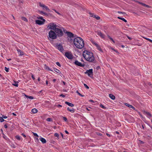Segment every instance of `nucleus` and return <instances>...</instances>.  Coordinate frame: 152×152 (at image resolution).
Here are the masks:
<instances>
[{"label": "nucleus", "mask_w": 152, "mask_h": 152, "mask_svg": "<svg viewBox=\"0 0 152 152\" xmlns=\"http://www.w3.org/2000/svg\"><path fill=\"white\" fill-rule=\"evenodd\" d=\"M83 56L86 61L89 62H93L95 60L93 54L91 52L84 50L83 52Z\"/></svg>", "instance_id": "nucleus-1"}, {"label": "nucleus", "mask_w": 152, "mask_h": 152, "mask_svg": "<svg viewBox=\"0 0 152 152\" xmlns=\"http://www.w3.org/2000/svg\"><path fill=\"white\" fill-rule=\"evenodd\" d=\"M74 44L78 48L82 49L84 46V41L80 37L75 38L74 39Z\"/></svg>", "instance_id": "nucleus-2"}, {"label": "nucleus", "mask_w": 152, "mask_h": 152, "mask_svg": "<svg viewBox=\"0 0 152 152\" xmlns=\"http://www.w3.org/2000/svg\"><path fill=\"white\" fill-rule=\"evenodd\" d=\"M58 26L53 23H50L47 26L48 29L53 30L54 31Z\"/></svg>", "instance_id": "nucleus-3"}, {"label": "nucleus", "mask_w": 152, "mask_h": 152, "mask_svg": "<svg viewBox=\"0 0 152 152\" xmlns=\"http://www.w3.org/2000/svg\"><path fill=\"white\" fill-rule=\"evenodd\" d=\"M49 36L50 38L53 39H55L56 38V35L54 31L50 30L49 33Z\"/></svg>", "instance_id": "nucleus-4"}, {"label": "nucleus", "mask_w": 152, "mask_h": 152, "mask_svg": "<svg viewBox=\"0 0 152 152\" xmlns=\"http://www.w3.org/2000/svg\"><path fill=\"white\" fill-rule=\"evenodd\" d=\"M55 32L56 33V36L59 37L62 36L63 34V33L62 31L60 29L56 28L54 30Z\"/></svg>", "instance_id": "nucleus-5"}, {"label": "nucleus", "mask_w": 152, "mask_h": 152, "mask_svg": "<svg viewBox=\"0 0 152 152\" xmlns=\"http://www.w3.org/2000/svg\"><path fill=\"white\" fill-rule=\"evenodd\" d=\"M91 42L93 45H95L96 47L98 49V50H99V51L101 52H103V51L101 49L100 46L97 43H96V42H95L93 40H91Z\"/></svg>", "instance_id": "nucleus-6"}, {"label": "nucleus", "mask_w": 152, "mask_h": 152, "mask_svg": "<svg viewBox=\"0 0 152 152\" xmlns=\"http://www.w3.org/2000/svg\"><path fill=\"white\" fill-rule=\"evenodd\" d=\"M39 6L42 8L43 10H45L46 11H50V10L48 8V7L46 6L44 4H42L40 2L39 3Z\"/></svg>", "instance_id": "nucleus-7"}, {"label": "nucleus", "mask_w": 152, "mask_h": 152, "mask_svg": "<svg viewBox=\"0 0 152 152\" xmlns=\"http://www.w3.org/2000/svg\"><path fill=\"white\" fill-rule=\"evenodd\" d=\"M65 55L68 59H72L73 58V56L70 52H66L65 53Z\"/></svg>", "instance_id": "nucleus-8"}, {"label": "nucleus", "mask_w": 152, "mask_h": 152, "mask_svg": "<svg viewBox=\"0 0 152 152\" xmlns=\"http://www.w3.org/2000/svg\"><path fill=\"white\" fill-rule=\"evenodd\" d=\"M85 73L88 74L89 76L91 77V76H93L92 69H90L88 70H87Z\"/></svg>", "instance_id": "nucleus-9"}, {"label": "nucleus", "mask_w": 152, "mask_h": 152, "mask_svg": "<svg viewBox=\"0 0 152 152\" xmlns=\"http://www.w3.org/2000/svg\"><path fill=\"white\" fill-rule=\"evenodd\" d=\"M56 47L61 52H62L64 50L63 47L61 44H57L56 45Z\"/></svg>", "instance_id": "nucleus-10"}, {"label": "nucleus", "mask_w": 152, "mask_h": 152, "mask_svg": "<svg viewBox=\"0 0 152 152\" xmlns=\"http://www.w3.org/2000/svg\"><path fill=\"white\" fill-rule=\"evenodd\" d=\"M75 64L76 65L80 66L83 67L85 66V64H82L77 60L75 61Z\"/></svg>", "instance_id": "nucleus-11"}, {"label": "nucleus", "mask_w": 152, "mask_h": 152, "mask_svg": "<svg viewBox=\"0 0 152 152\" xmlns=\"http://www.w3.org/2000/svg\"><path fill=\"white\" fill-rule=\"evenodd\" d=\"M45 19L43 20L42 21H41L39 20H37L35 21V22L36 24L38 25H41L43 24L45 22Z\"/></svg>", "instance_id": "nucleus-12"}, {"label": "nucleus", "mask_w": 152, "mask_h": 152, "mask_svg": "<svg viewBox=\"0 0 152 152\" xmlns=\"http://www.w3.org/2000/svg\"><path fill=\"white\" fill-rule=\"evenodd\" d=\"M89 14L91 17H93L96 18L97 20H99L100 19V17L98 15H96L94 14L91 13H89Z\"/></svg>", "instance_id": "nucleus-13"}, {"label": "nucleus", "mask_w": 152, "mask_h": 152, "mask_svg": "<svg viewBox=\"0 0 152 152\" xmlns=\"http://www.w3.org/2000/svg\"><path fill=\"white\" fill-rule=\"evenodd\" d=\"M66 33L67 36L70 38L74 37V34L68 31H67Z\"/></svg>", "instance_id": "nucleus-14"}, {"label": "nucleus", "mask_w": 152, "mask_h": 152, "mask_svg": "<svg viewBox=\"0 0 152 152\" xmlns=\"http://www.w3.org/2000/svg\"><path fill=\"white\" fill-rule=\"evenodd\" d=\"M98 35L100 36L102 38H104V35L103 34L101 31H98L97 32Z\"/></svg>", "instance_id": "nucleus-15"}, {"label": "nucleus", "mask_w": 152, "mask_h": 152, "mask_svg": "<svg viewBox=\"0 0 152 152\" xmlns=\"http://www.w3.org/2000/svg\"><path fill=\"white\" fill-rule=\"evenodd\" d=\"M143 113L144 114L147 115L148 116H149V118L152 117V115L149 112L144 111Z\"/></svg>", "instance_id": "nucleus-16"}, {"label": "nucleus", "mask_w": 152, "mask_h": 152, "mask_svg": "<svg viewBox=\"0 0 152 152\" xmlns=\"http://www.w3.org/2000/svg\"><path fill=\"white\" fill-rule=\"evenodd\" d=\"M17 50L18 51V54H19V56H23V53L22 51L21 50H20L18 49Z\"/></svg>", "instance_id": "nucleus-17"}, {"label": "nucleus", "mask_w": 152, "mask_h": 152, "mask_svg": "<svg viewBox=\"0 0 152 152\" xmlns=\"http://www.w3.org/2000/svg\"><path fill=\"white\" fill-rule=\"evenodd\" d=\"M39 140L43 143H45L46 142V140L43 138L40 137L39 138Z\"/></svg>", "instance_id": "nucleus-18"}, {"label": "nucleus", "mask_w": 152, "mask_h": 152, "mask_svg": "<svg viewBox=\"0 0 152 152\" xmlns=\"http://www.w3.org/2000/svg\"><path fill=\"white\" fill-rule=\"evenodd\" d=\"M39 13L42 15H44L46 16H47L48 15L47 14L43 11H39Z\"/></svg>", "instance_id": "nucleus-19"}, {"label": "nucleus", "mask_w": 152, "mask_h": 152, "mask_svg": "<svg viewBox=\"0 0 152 152\" xmlns=\"http://www.w3.org/2000/svg\"><path fill=\"white\" fill-rule=\"evenodd\" d=\"M65 103L66 104H67L69 106H70L72 107H73L74 106V105L73 104L71 103H69L68 102H65Z\"/></svg>", "instance_id": "nucleus-20"}, {"label": "nucleus", "mask_w": 152, "mask_h": 152, "mask_svg": "<svg viewBox=\"0 0 152 152\" xmlns=\"http://www.w3.org/2000/svg\"><path fill=\"white\" fill-rule=\"evenodd\" d=\"M109 96L113 100H114L115 99V96L112 94H109Z\"/></svg>", "instance_id": "nucleus-21"}, {"label": "nucleus", "mask_w": 152, "mask_h": 152, "mask_svg": "<svg viewBox=\"0 0 152 152\" xmlns=\"http://www.w3.org/2000/svg\"><path fill=\"white\" fill-rule=\"evenodd\" d=\"M125 104L128 107H129L132 108L134 110L135 109V108L134 107H133L132 106V105H130V104H129L127 103H125Z\"/></svg>", "instance_id": "nucleus-22"}, {"label": "nucleus", "mask_w": 152, "mask_h": 152, "mask_svg": "<svg viewBox=\"0 0 152 152\" xmlns=\"http://www.w3.org/2000/svg\"><path fill=\"white\" fill-rule=\"evenodd\" d=\"M23 94H24L25 96L27 98H29V99H34L33 97L32 96H28L26 95V94H25L24 93H23Z\"/></svg>", "instance_id": "nucleus-23"}, {"label": "nucleus", "mask_w": 152, "mask_h": 152, "mask_svg": "<svg viewBox=\"0 0 152 152\" xmlns=\"http://www.w3.org/2000/svg\"><path fill=\"white\" fill-rule=\"evenodd\" d=\"M31 112L33 113H37L38 112V110L37 109L35 108H34L32 109L31 110Z\"/></svg>", "instance_id": "nucleus-24"}, {"label": "nucleus", "mask_w": 152, "mask_h": 152, "mask_svg": "<svg viewBox=\"0 0 152 152\" xmlns=\"http://www.w3.org/2000/svg\"><path fill=\"white\" fill-rule=\"evenodd\" d=\"M14 83L12 84V85L18 87V81H14Z\"/></svg>", "instance_id": "nucleus-25"}, {"label": "nucleus", "mask_w": 152, "mask_h": 152, "mask_svg": "<svg viewBox=\"0 0 152 152\" xmlns=\"http://www.w3.org/2000/svg\"><path fill=\"white\" fill-rule=\"evenodd\" d=\"M67 110L72 113H74L75 112L74 109H71L69 107H68L67 108Z\"/></svg>", "instance_id": "nucleus-26"}, {"label": "nucleus", "mask_w": 152, "mask_h": 152, "mask_svg": "<svg viewBox=\"0 0 152 152\" xmlns=\"http://www.w3.org/2000/svg\"><path fill=\"white\" fill-rule=\"evenodd\" d=\"M45 69L48 70L49 71H52V70H51L50 68L48 67V66H47L46 65H45Z\"/></svg>", "instance_id": "nucleus-27"}, {"label": "nucleus", "mask_w": 152, "mask_h": 152, "mask_svg": "<svg viewBox=\"0 0 152 152\" xmlns=\"http://www.w3.org/2000/svg\"><path fill=\"white\" fill-rule=\"evenodd\" d=\"M118 18L119 19H120V20H121L124 21L125 22H127V20H125L124 18H122L120 17H118Z\"/></svg>", "instance_id": "nucleus-28"}, {"label": "nucleus", "mask_w": 152, "mask_h": 152, "mask_svg": "<svg viewBox=\"0 0 152 152\" xmlns=\"http://www.w3.org/2000/svg\"><path fill=\"white\" fill-rule=\"evenodd\" d=\"M21 18L22 19V20H23L24 21H25L27 22L28 21L27 19L25 17H21Z\"/></svg>", "instance_id": "nucleus-29"}, {"label": "nucleus", "mask_w": 152, "mask_h": 152, "mask_svg": "<svg viewBox=\"0 0 152 152\" xmlns=\"http://www.w3.org/2000/svg\"><path fill=\"white\" fill-rule=\"evenodd\" d=\"M100 106L102 108H103L104 109H106V107H105L102 104H100Z\"/></svg>", "instance_id": "nucleus-30"}, {"label": "nucleus", "mask_w": 152, "mask_h": 152, "mask_svg": "<svg viewBox=\"0 0 152 152\" xmlns=\"http://www.w3.org/2000/svg\"><path fill=\"white\" fill-rule=\"evenodd\" d=\"M143 38H145V39H146L147 40L151 42L152 43V40H151L149 38H145V37H143Z\"/></svg>", "instance_id": "nucleus-31"}, {"label": "nucleus", "mask_w": 152, "mask_h": 152, "mask_svg": "<svg viewBox=\"0 0 152 152\" xmlns=\"http://www.w3.org/2000/svg\"><path fill=\"white\" fill-rule=\"evenodd\" d=\"M76 93L79 95H80V96H82V97H83L84 96V95H82L81 94H80L79 92L78 91H76Z\"/></svg>", "instance_id": "nucleus-32"}, {"label": "nucleus", "mask_w": 152, "mask_h": 152, "mask_svg": "<svg viewBox=\"0 0 152 152\" xmlns=\"http://www.w3.org/2000/svg\"><path fill=\"white\" fill-rule=\"evenodd\" d=\"M143 6L145 7H147V8H151V7L149 5H146L145 4H144V5Z\"/></svg>", "instance_id": "nucleus-33"}, {"label": "nucleus", "mask_w": 152, "mask_h": 152, "mask_svg": "<svg viewBox=\"0 0 152 152\" xmlns=\"http://www.w3.org/2000/svg\"><path fill=\"white\" fill-rule=\"evenodd\" d=\"M0 120L1 122H3L4 121L3 118L1 117H0Z\"/></svg>", "instance_id": "nucleus-34"}, {"label": "nucleus", "mask_w": 152, "mask_h": 152, "mask_svg": "<svg viewBox=\"0 0 152 152\" xmlns=\"http://www.w3.org/2000/svg\"><path fill=\"white\" fill-rule=\"evenodd\" d=\"M46 120L48 121H52V119L50 118H48Z\"/></svg>", "instance_id": "nucleus-35"}, {"label": "nucleus", "mask_w": 152, "mask_h": 152, "mask_svg": "<svg viewBox=\"0 0 152 152\" xmlns=\"http://www.w3.org/2000/svg\"><path fill=\"white\" fill-rule=\"evenodd\" d=\"M54 70L57 73H61V72L60 71L58 70V69H55V70Z\"/></svg>", "instance_id": "nucleus-36"}, {"label": "nucleus", "mask_w": 152, "mask_h": 152, "mask_svg": "<svg viewBox=\"0 0 152 152\" xmlns=\"http://www.w3.org/2000/svg\"><path fill=\"white\" fill-rule=\"evenodd\" d=\"M18 140H20V137L18 135H17L15 137Z\"/></svg>", "instance_id": "nucleus-37"}, {"label": "nucleus", "mask_w": 152, "mask_h": 152, "mask_svg": "<svg viewBox=\"0 0 152 152\" xmlns=\"http://www.w3.org/2000/svg\"><path fill=\"white\" fill-rule=\"evenodd\" d=\"M9 68H7V67H5V70L7 72H9Z\"/></svg>", "instance_id": "nucleus-38"}, {"label": "nucleus", "mask_w": 152, "mask_h": 152, "mask_svg": "<svg viewBox=\"0 0 152 152\" xmlns=\"http://www.w3.org/2000/svg\"><path fill=\"white\" fill-rule=\"evenodd\" d=\"M84 86L87 89H88L89 88V87L87 86V85L86 84L84 83Z\"/></svg>", "instance_id": "nucleus-39"}, {"label": "nucleus", "mask_w": 152, "mask_h": 152, "mask_svg": "<svg viewBox=\"0 0 152 152\" xmlns=\"http://www.w3.org/2000/svg\"><path fill=\"white\" fill-rule=\"evenodd\" d=\"M37 18L38 19H40V20H43L44 19L42 17H37Z\"/></svg>", "instance_id": "nucleus-40"}, {"label": "nucleus", "mask_w": 152, "mask_h": 152, "mask_svg": "<svg viewBox=\"0 0 152 152\" xmlns=\"http://www.w3.org/2000/svg\"><path fill=\"white\" fill-rule=\"evenodd\" d=\"M118 13H121L123 14H126V13L124 12H121L120 11H118Z\"/></svg>", "instance_id": "nucleus-41"}, {"label": "nucleus", "mask_w": 152, "mask_h": 152, "mask_svg": "<svg viewBox=\"0 0 152 152\" xmlns=\"http://www.w3.org/2000/svg\"><path fill=\"white\" fill-rule=\"evenodd\" d=\"M111 49L112 50H114V51H115L116 53H118V51L115 50L114 48H111Z\"/></svg>", "instance_id": "nucleus-42"}, {"label": "nucleus", "mask_w": 152, "mask_h": 152, "mask_svg": "<svg viewBox=\"0 0 152 152\" xmlns=\"http://www.w3.org/2000/svg\"><path fill=\"white\" fill-rule=\"evenodd\" d=\"M63 118L64 119V120L65 121H67V118L66 117H63Z\"/></svg>", "instance_id": "nucleus-43"}, {"label": "nucleus", "mask_w": 152, "mask_h": 152, "mask_svg": "<svg viewBox=\"0 0 152 152\" xmlns=\"http://www.w3.org/2000/svg\"><path fill=\"white\" fill-rule=\"evenodd\" d=\"M54 135L55 137H59V134L57 133H55L54 134Z\"/></svg>", "instance_id": "nucleus-44"}, {"label": "nucleus", "mask_w": 152, "mask_h": 152, "mask_svg": "<svg viewBox=\"0 0 152 152\" xmlns=\"http://www.w3.org/2000/svg\"><path fill=\"white\" fill-rule=\"evenodd\" d=\"M33 134L34 136H36L37 137H39L37 133L33 132Z\"/></svg>", "instance_id": "nucleus-45"}, {"label": "nucleus", "mask_w": 152, "mask_h": 152, "mask_svg": "<svg viewBox=\"0 0 152 152\" xmlns=\"http://www.w3.org/2000/svg\"><path fill=\"white\" fill-rule=\"evenodd\" d=\"M53 10L56 12L59 15H61V14L60 13H59V12H57L56 10H54V9Z\"/></svg>", "instance_id": "nucleus-46"}, {"label": "nucleus", "mask_w": 152, "mask_h": 152, "mask_svg": "<svg viewBox=\"0 0 152 152\" xmlns=\"http://www.w3.org/2000/svg\"><path fill=\"white\" fill-rule=\"evenodd\" d=\"M56 64H57L58 66H60H60H61V65H60V63H59V62H57L56 63Z\"/></svg>", "instance_id": "nucleus-47"}, {"label": "nucleus", "mask_w": 152, "mask_h": 152, "mask_svg": "<svg viewBox=\"0 0 152 152\" xmlns=\"http://www.w3.org/2000/svg\"><path fill=\"white\" fill-rule=\"evenodd\" d=\"M60 96H62L63 97H65V96L63 94H61L60 95Z\"/></svg>", "instance_id": "nucleus-48"}, {"label": "nucleus", "mask_w": 152, "mask_h": 152, "mask_svg": "<svg viewBox=\"0 0 152 152\" xmlns=\"http://www.w3.org/2000/svg\"><path fill=\"white\" fill-rule=\"evenodd\" d=\"M2 117L4 118V119H6V118H7V117L6 116H4V115H2Z\"/></svg>", "instance_id": "nucleus-49"}, {"label": "nucleus", "mask_w": 152, "mask_h": 152, "mask_svg": "<svg viewBox=\"0 0 152 152\" xmlns=\"http://www.w3.org/2000/svg\"><path fill=\"white\" fill-rule=\"evenodd\" d=\"M31 77H32V78L34 80L35 79V78H34V76L32 74Z\"/></svg>", "instance_id": "nucleus-50"}, {"label": "nucleus", "mask_w": 152, "mask_h": 152, "mask_svg": "<svg viewBox=\"0 0 152 152\" xmlns=\"http://www.w3.org/2000/svg\"><path fill=\"white\" fill-rule=\"evenodd\" d=\"M139 3L141 4L143 6H144V5L145 4L144 3H141V2H139Z\"/></svg>", "instance_id": "nucleus-51"}, {"label": "nucleus", "mask_w": 152, "mask_h": 152, "mask_svg": "<svg viewBox=\"0 0 152 152\" xmlns=\"http://www.w3.org/2000/svg\"><path fill=\"white\" fill-rule=\"evenodd\" d=\"M57 106L58 107H62V106L60 104H58L57 105Z\"/></svg>", "instance_id": "nucleus-52"}, {"label": "nucleus", "mask_w": 152, "mask_h": 152, "mask_svg": "<svg viewBox=\"0 0 152 152\" xmlns=\"http://www.w3.org/2000/svg\"><path fill=\"white\" fill-rule=\"evenodd\" d=\"M12 146V147L13 148H16V146L13 144Z\"/></svg>", "instance_id": "nucleus-53"}, {"label": "nucleus", "mask_w": 152, "mask_h": 152, "mask_svg": "<svg viewBox=\"0 0 152 152\" xmlns=\"http://www.w3.org/2000/svg\"><path fill=\"white\" fill-rule=\"evenodd\" d=\"M127 37L129 40H131L132 39V38L130 37H129L128 36H127Z\"/></svg>", "instance_id": "nucleus-54"}, {"label": "nucleus", "mask_w": 152, "mask_h": 152, "mask_svg": "<svg viewBox=\"0 0 152 152\" xmlns=\"http://www.w3.org/2000/svg\"><path fill=\"white\" fill-rule=\"evenodd\" d=\"M4 127L5 128H7V124H5L4 125Z\"/></svg>", "instance_id": "nucleus-55"}, {"label": "nucleus", "mask_w": 152, "mask_h": 152, "mask_svg": "<svg viewBox=\"0 0 152 152\" xmlns=\"http://www.w3.org/2000/svg\"><path fill=\"white\" fill-rule=\"evenodd\" d=\"M22 135L23 136V137H26V135L23 133H22Z\"/></svg>", "instance_id": "nucleus-56"}, {"label": "nucleus", "mask_w": 152, "mask_h": 152, "mask_svg": "<svg viewBox=\"0 0 152 152\" xmlns=\"http://www.w3.org/2000/svg\"><path fill=\"white\" fill-rule=\"evenodd\" d=\"M97 134L98 135H99L101 136V135H102V134H101V133H97Z\"/></svg>", "instance_id": "nucleus-57"}, {"label": "nucleus", "mask_w": 152, "mask_h": 152, "mask_svg": "<svg viewBox=\"0 0 152 152\" xmlns=\"http://www.w3.org/2000/svg\"><path fill=\"white\" fill-rule=\"evenodd\" d=\"M61 82H62L64 85H65L66 84V83L63 81H62Z\"/></svg>", "instance_id": "nucleus-58"}, {"label": "nucleus", "mask_w": 152, "mask_h": 152, "mask_svg": "<svg viewBox=\"0 0 152 152\" xmlns=\"http://www.w3.org/2000/svg\"><path fill=\"white\" fill-rule=\"evenodd\" d=\"M65 133L66 134H69L68 132L67 131H66V130H65Z\"/></svg>", "instance_id": "nucleus-59"}, {"label": "nucleus", "mask_w": 152, "mask_h": 152, "mask_svg": "<svg viewBox=\"0 0 152 152\" xmlns=\"http://www.w3.org/2000/svg\"><path fill=\"white\" fill-rule=\"evenodd\" d=\"M106 135L109 137H110V134L108 133H106Z\"/></svg>", "instance_id": "nucleus-60"}, {"label": "nucleus", "mask_w": 152, "mask_h": 152, "mask_svg": "<svg viewBox=\"0 0 152 152\" xmlns=\"http://www.w3.org/2000/svg\"><path fill=\"white\" fill-rule=\"evenodd\" d=\"M12 114L13 115H14V116H16V115L15 113H12Z\"/></svg>", "instance_id": "nucleus-61"}, {"label": "nucleus", "mask_w": 152, "mask_h": 152, "mask_svg": "<svg viewBox=\"0 0 152 152\" xmlns=\"http://www.w3.org/2000/svg\"><path fill=\"white\" fill-rule=\"evenodd\" d=\"M89 101L91 102H94V101L92 100H89Z\"/></svg>", "instance_id": "nucleus-62"}, {"label": "nucleus", "mask_w": 152, "mask_h": 152, "mask_svg": "<svg viewBox=\"0 0 152 152\" xmlns=\"http://www.w3.org/2000/svg\"><path fill=\"white\" fill-rule=\"evenodd\" d=\"M100 68V67L99 66H98L96 67L97 69H99Z\"/></svg>", "instance_id": "nucleus-63"}, {"label": "nucleus", "mask_w": 152, "mask_h": 152, "mask_svg": "<svg viewBox=\"0 0 152 152\" xmlns=\"http://www.w3.org/2000/svg\"><path fill=\"white\" fill-rule=\"evenodd\" d=\"M56 79H54L53 80V81L54 82H55L56 81Z\"/></svg>", "instance_id": "nucleus-64"}]
</instances>
